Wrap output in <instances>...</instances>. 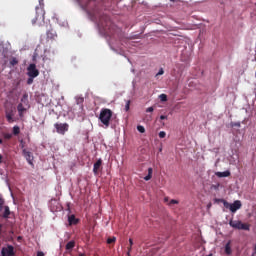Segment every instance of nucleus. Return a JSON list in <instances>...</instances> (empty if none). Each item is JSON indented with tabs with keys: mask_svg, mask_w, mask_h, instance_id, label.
Returning <instances> with one entry per match:
<instances>
[{
	"mask_svg": "<svg viewBox=\"0 0 256 256\" xmlns=\"http://www.w3.org/2000/svg\"><path fill=\"white\" fill-rule=\"evenodd\" d=\"M92 21L96 22L100 33H107L109 27H111V19L105 14L94 12L91 15Z\"/></svg>",
	"mask_w": 256,
	"mask_h": 256,
	"instance_id": "1",
	"label": "nucleus"
},
{
	"mask_svg": "<svg viewBox=\"0 0 256 256\" xmlns=\"http://www.w3.org/2000/svg\"><path fill=\"white\" fill-rule=\"evenodd\" d=\"M98 121L101 122L103 127L108 128L109 122L111 121V110L108 108H101V112L98 114Z\"/></svg>",
	"mask_w": 256,
	"mask_h": 256,
	"instance_id": "2",
	"label": "nucleus"
},
{
	"mask_svg": "<svg viewBox=\"0 0 256 256\" xmlns=\"http://www.w3.org/2000/svg\"><path fill=\"white\" fill-rule=\"evenodd\" d=\"M228 226H230L231 229L248 231V224L241 223V221L238 220L228 221Z\"/></svg>",
	"mask_w": 256,
	"mask_h": 256,
	"instance_id": "3",
	"label": "nucleus"
},
{
	"mask_svg": "<svg viewBox=\"0 0 256 256\" xmlns=\"http://www.w3.org/2000/svg\"><path fill=\"white\" fill-rule=\"evenodd\" d=\"M19 146H21V155L24 156V160L28 161V165L33 166L34 163L32 162L34 161V155L30 154V151H27V149H23V147H25L23 140H21V144H19Z\"/></svg>",
	"mask_w": 256,
	"mask_h": 256,
	"instance_id": "4",
	"label": "nucleus"
},
{
	"mask_svg": "<svg viewBox=\"0 0 256 256\" xmlns=\"http://www.w3.org/2000/svg\"><path fill=\"white\" fill-rule=\"evenodd\" d=\"M224 208H227L231 213H234L238 211V209H241V201L235 200L233 203H227L224 201Z\"/></svg>",
	"mask_w": 256,
	"mask_h": 256,
	"instance_id": "5",
	"label": "nucleus"
},
{
	"mask_svg": "<svg viewBox=\"0 0 256 256\" xmlns=\"http://www.w3.org/2000/svg\"><path fill=\"white\" fill-rule=\"evenodd\" d=\"M52 127L56 128V133L59 135H65V132L69 131V124L65 123H56Z\"/></svg>",
	"mask_w": 256,
	"mask_h": 256,
	"instance_id": "6",
	"label": "nucleus"
},
{
	"mask_svg": "<svg viewBox=\"0 0 256 256\" xmlns=\"http://www.w3.org/2000/svg\"><path fill=\"white\" fill-rule=\"evenodd\" d=\"M28 77L34 79L37 77V69L34 64L28 65Z\"/></svg>",
	"mask_w": 256,
	"mask_h": 256,
	"instance_id": "7",
	"label": "nucleus"
},
{
	"mask_svg": "<svg viewBox=\"0 0 256 256\" xmlns=\"http://www.w3.org/2000/svg\"><path fill=\"white\" fill-rule=\"evenodd\" d=\"M41 9L39 8V6H36V17L35 19L32 20V25H35V23H37V21H39V19H45V12H43V10H41V15H39V11Z\"/></svg>",
	"mask_w": 256,
	"mask_h": 256,
	"instance_id": "8",
	"label": "nucleus"
},
{
	"mask_svg": "<svg viewBox=\"0 0 256 256\" xmlns=\"http://www.w3.org/2000/svg\"><path fill=\"white\" fill-rule=\"evenodd\" d=\"M1 255L13 256V246L7 245V247H3V249H1Z\"/></svg>",
	"mask_w": 256,
	"mask_h": 256,
	"instance_id": "9",
	"label": "nucleus"
},
{
	"mask_svg": "<svg viewBox=\"0 0 256 256\" xmlns=\"http://www.w3.org/2000/svg\"><path fill=\"white\" fill-rule=\"evenodd\" d=\"M214 175H216L217 178H227V177L231 176V172H227V171L217 172V173H214Z\"/></svg>",
	"mask_w": 256,
	"mask_h": 256,
	"instance_id": "10",
	"label": "nucleus"
},
{
	"mask_svg": "<svg viewBox=\"0 0 256 256\" xmlns=\"http://www.w3.org/2000/svg\"><path fill=\"white\" fill-rule=\"evenodd\" d=\"M99 169H101V159H98V161L94 162V168H93L94 175H97V170Z\"/></svg>",
	"mask_w": 256,
	"mask_h": 256,
	"instance_id": "11",
	"label": "nucleus"
},
{
	"mask_svg": "<svg viewBox=\"0 0 256 256\" xmlns=\"http://www.w3.org/2000/svg\"><path fill=\"white\" fill-rule=\"evenodd\" d=\"M224 255H231V242L224 244Z\"/></svg>",
	"mask_w": 256,
	"mask_h": 256,
	"instance_id": "12",
	"label": "nucleus"
},
{
	"mask_svg": "<svg viewBox=\"0 0 256 256\" xmlns=\"http://www.w3.org/2000/svg\"><path fill=\"white\" fill-rule=\"evenodd\" d=\"M153 175V169L147 168V176H144V181H150V178H152Z\"/></svg>",
	"mask_w": 256,
	"mask_h": 256,
	"instance_id": "13",
	"label": "nucleus"
},
{
	"mask_svg": "<svg viewBox=\"0 0 256 256\" xmlns=\"http://www.w3.org/2000/svg\"><path fill=\"white\" fill-rule=\"evenodd\" d=\"M68 223H70V225H76V223H78L76 216L70 215V217H68Z\"/></svg>",
	"mask_w": 256,
	"mask_h": 256,
	"instance_id": "14",
	"label": "nucleus"
},
{
	"mask_svg": "<svg viewBox=\"0 0 256 256\" xmlns=\"http://www.w3.org/2000/svg\"><path fill=\"white\" fill-rule=\"evenodd\" d=\"M74 245H76V243L73 241L66 242V251L73 250Z\"/></svg>",
	"mask_w": 256,
	"mask_h": 256,
	"instance_id": "15",
	"label": "nucleus"
},
{
	"mask_svg": "<svg viewBox=\"0 0 256 256\" xmlns=\"http://www.w3.org/2000/svg\"><path fill=\"white\" fill-rule=\"evenodd\" d=\"M165 203H168V206L178 205V200H169L167 197H165Z\"/></svg>",
	"mask_w": 256,
	"mask_h": 256,
	"instance_id": "16",
	"label": "nucleus"
},
{
	"mask_svg": "<svg viewBox=\"0 0 256 256\" xmlns=\"http://www.w3.org/2000/svg\"><path fill=\"white\" fill-rule=\"evenodd\" d=\"M3 208V219H6L9 217V207H1Z\"/></svg>",
	"mask_w": 256,
	"mask_h": 256,
	"instance_id": "17",
	"label": "nucleus"
},
{
	"mask_svg": "<svg viewBox=\"0 0 256 256\" xmlns=\"http://www.w3.org/2000/svg\"><path fill=\"white\" fill-rule=\"evenodd\" d=\"M23 111H25V109H23V104H17V113L23 114Z\"/></svg>",
	"mask_w": 256,
	"mask_h": 256,
	"instance_id": "18",
	"label": "nucleus"
},
{
	"mask_svg": "<svg viewBox=\"0 0 256 256\" xmlns=\"http://www.w3.org/2000/svg\"><path fill=\"white\" fill-rule=\"evenodd\" d=\"M7 122L8 123H13V114L7 112Z\"/></svg>",
	"mask_w": 256,
	"mask_h": 256,
	"instance_id": "19",
	"label": "nucleus"
},
{
	"mask_svg": "<svg viewBox=\"0 0 256 256\" xmlns=\"http://www.w3.org/2000/svg\"><path fill=\"white\" fill-rule=\"evenodd\" d=\"M158 99L161 100V102H167V95L161 94L158 96Z\"/></svg>",
	"mask_w": 256,
	"mask_h": 256,
	"instance_id": "20",
	"label": "nucleus"
},
{
	"mask_svg": "<svg viewBox=\"0 0 256 256\" xmlns=\"http://www.w3.org/2000/svg\"><path fill=\"white\" fill-rule=\"evenodd\" d=\"M12 132H14V136L19 135L20 134V127L14 126V130H12Z\"/></svg>",
	"mask_w": 256,
	"mask_h": 256,
	"instance_id": "21",
	"label": "nucleus"
},
{
	"mask_svg": "<svg viewBox=\"0 0 256 256\" xmlns=\"http://www.w3.org/2000/svg\"><path fill=\"white\" fill-rule=\"evenodd\" d=\"M136 132L144 133L145 129L143 128V126H136Z\"/></svg>",
	"mask_w": 256,
	"mask_h": 256,
	"instance_id": "22",
	"label": "nucleus"
},
{
	"mask_svg": "<svg viewBox=\"0 0 256 256\" xmlns=\"http://www.w3.org/2000/svg\"><path fill=\"white\" fill-rule=\"evenodd\" d=\"M115 243V237H112V238H108L107 239V244L108 245H111V244H114Z\"/></svg>",
	"mask_w": 256,
	"mask_h": 256,
	"instance_id": "23",
	"label": "nucleus"
},
{
	"mask_svg": "<svg viewBox=\"0 0 256 256\" xmlns=\"http://www.w3.org/2000/svg\"><path fill=\"white\" fill-rule=\"evenodd\" d=\"M231 127H234V128L241 127V123H238V122H231Z\"/></svg>",
	"mask_w": 256,
	"mask_h": 256,
	"instance_id": "24",
	"label": "nucleus"
},
{
	"mask_svg": "<svg viewBox=\"0 0 256 256\" xmlns=\"http://www.w3.org/2000/svg\"><path fill=\"white\" fill-rule=\"evenodd\" d=\"M10 66H16V58H10Z\"/></svg>",
	"mask_w": 256,
	"mask_h": 256,
	"instance_id": "25",
	"label": "nucleus"
},
{
	"mask_svg": "<svg viewBox=\"0 0 256 256\" xmlns=\"http://www.w3.org/2000/svg\"><path fill=\"white\" fill-rule=\"evenodd\" d=\"M164 136H166V133H164V131L158 132V138L164 139Z\"/></svg>",
	"mask_w": 256,
	"mask_h": 256,
	"instance_id": "26",
	"label": "nucleus"
},
{
	"mask_svg": "<svg viewBox=\"0 0 256 256\" xmlns=\"http://www.w3.org/2000/svg\"><path fill=\"white\" fill-rule=\"evenodd\" d=\"M83 104V98L77 97V105Z\"/></svg>",
	"mask_w": 256,
	"mask_h": 256,
	"instance_id": "27",
	"label": "nucleus"
},
{
	"mask_svg": "<svg viewBox=\"0 0 256 256\" xmlns=\"http://www.w3.org/2000/svg\"><path fill=\"white\" fill-rule=\"evenodd\" d=\"M80 3H83V0H78ZM91 1H95V0H88L87 3L85 4V7H89V3H91Z\"/></svg>",
	"mask_w": 256,
	"mask_h": 256,
	"instance_id": "28",
	"label": "nucleus"
},
{
	"mask_svg": "<svg viewBox=\"0 0 256 256\" xmlns=\"http://www.w3.org/2000/svg\"><path fill=\"white\" fill-rule=\"evenodd\" d=\"M164 75V69H159L158 74L156 76Z\"/></svg>",
	"mask_w": 256,
	"mask_h": 256,
	"instance_id": "29",
	"label": "nucleus"
},
{
	"mask_svg": "<svg viewBox=\"0 0 256 256\" xmlns=\"http://www.w3.org/2000/svg\"><path fill=\"white\" fill-rule=\"evenodd\" d=\"M9 138H11V134H5V135H3V139L9 140Z\"/></svg>",
	"mask_w": 256,
	"mask_h": 256,
	"instance_id": "30",
	"label": "nucleus"
},
{
	"mask_svg": "<svg viewBox=\"0 0 256 256\" xmlns=\"http://www.w3.org/2000/svg\"><path fill=\"white\" fill-rule=\"evenodd\" d=\"M124 108H126V111H129V101H126V106H124Z\"/></svg>",
	"mask_w": 256,
	"mask_h": 256,
	"instance_id": "31",
	"label": "nucleus"
},
{
	"mask_svg": "<svg viewBox=\"0 0 256 256\" xmlns=\"http://www.w3.org/2000/svg\"><path fill=\"white\" fill-rule=\"evenodd\" d=\"M153 112V107H147V113Z\"/></svg>",
	"mask_w": 256,
	"mask_h": 256,
	"instance_id": "32",
	"label": "nucleus"
},
{
	"mask_svg": "<svg viewBox=\"0 0 256 256\" xmlns=\"http://www.w3.org/2000/svg\"><path fill=\"white\" fill-rule=\"evenodd\" d=\"M36 256H45V253H43V252H38V253H36Z\"/></svg>",
	"mask_w": 256,
	"mask_h": 256,
	"instance_id": "33",
	"label": "nucleus"
},
{
	"mask_svg": "<svg viewBox=\"0 0 256 256\" xmlns=\"http://www.w3.org/2000/svg\"><path fill=\"white\" fill-rule=\"evenodd\" d=\"M159 119H161V120H167V116L161 115V117H159Z\"/></svg>",
	"mask_w": 256,
	"mask_h": 256,
	"instance_id": "34",
	"label": "nucleus"
},
{
	"mask_svg": "<svg viewBox=\"0 0 256 256\" xmlns=\"http://www.w3.org/2000/svg\"><path fill=\"white\" fill-rule=\"evenodd\" d=\"M32 82H34V79L28 78V85H30Z\"/></svg>",
	"mask_w": 256,
	"mask_h": 256,
	"instance_id": "35",
	"label": "nucleus"
},
{
	"mask_svg": "<svg viewBox=\"0 0 256 256\" xmlns=\"http://www.w3.org/2000/svg\"><path fill=\"white\" fill-rule=\"evenodd\" d=\"M22 97H24V98H21V102L27 100V95H24V96H22Z\"/></svg>",
	"mask_w": 256,
	"mask_h": 256,
	"instance_id": "36",
	"label": "nucleus"
},
{
	"mask_svg": "<svg viewBox=\"0 0 256 256\" xmlns=\"http://www.w3.org/2000/svg\"><path fill=\"white\" fill-rule=\"evenodd\" d=\"M3 207H6V206H2V198H0V208H3Z\"/></svg>",
	"mask_w": 256,
	"mask_h": 256,
	"instance_id": "37",
	"label": "nucleus"
},
{
	"mask_svg": "<svg viewBox=\"0 0 256 256\" xmlns=\"http://www.w3.org/2000/svg\"><path fill=\"white\" fill-rule=\"evenodd\" d=\"M145 121L150 122V116H147V118H145Z\"/></svg>",
	"mask_w": 256,
	"mask_h": 256,
	"instance_id": "38",
	"label": "nucleus"
},
{
	"mask_svg": "<svg viewBox=\"0 0 256 256\" xmlns=\"http://www.w3.org/2000/svg\"><path fill=\"white\" fill-rule=\"evenodd\" d=\"M0 163H2V155H0Z\"/></svg>",
	"mask_w": 256,
	"mask_h": 256,
	"instance_id": "39",
	"label": "nucleus"
},
{
	"mask_svg": "<svg viewBox=\"0 0 256 256\" xmlns=\"http://www.w3.org/2000/svg\"><path fill=\"white\" fill-rule=\"evenodd\" d=\"M128 242H130V246H132V239H130V241H128Z\"/></svg>",
	"mask_w": 256,
	"mask_h": 256,
	"instance_id": "40",
	"label": "nucleus"
},
{
	"mask_svg": "<svg viewBox=\"0 0 256 256\" xmlns=\"http://www.w3.org/2000/svg\"><path fill=\"white\" fill-rule=\"evenodd\" d=\"M39 3H40V5H41V3H43V0H39Z\"/></svg>",
	"mask_w": 256,
	"mask_h": 256,
	"instance_id": "41",
	"label": "nucleus"
},
{
	"mask_svg": "<svg viewBox=\"0 0 256 256\" xmlns=\"http://www.w3.org/2000/svg\"><path fill=\"white\" fill-rule=\"evenodd\" d=\"M0 145H2V139H0Z\"/></svg>",
	"mask_w": 256,
	"mask_h": 256,
	"instance_id": "42",
	"label": "nucleus"
},
{
	"mask_svg": "<svg viewBox=\"0 0 256 256\" xmlns=\"http://www.w3.org/2000/svg\"><path fill=\"white\" fill-rule=\"evenodd\" d=\"M254 251H256V246L254 247Z\"/></svg>",
	"mask_w": 256,
	"mask_h": 256,
	"instance_id": "43",
	"label": "nucleus"
},
{
	"mask_svg": "<svg viewBox=\"0 0 256 256\" xmlns=\"http://www.w3.org/2000/svg\"><path fill=\"white\" fill-rule=\"evenodd\" d=\"M79 256H83V254H80Z\"/></svg>",
	"mask_w": 256,
	"mask_h": 256,
	"instance_id": "44",
	"label": "nucleus"
},
{
	"mask_svg": "<svg viewBox=\"0 0 256 256\" xmlns=\"http://www.w3.org/2000/svg\"><path fill=\"white\" fill-rule=\"evenodd\" d=\"M207 256H211V255H207Z\"/></svg>",
	"mask_w": 256,
	"mask_h": 256,
	"instance_id": "45",
	"label": "nucleus"
}]
</instances>
